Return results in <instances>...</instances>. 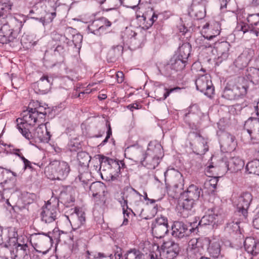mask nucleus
<instances>
[{
	"label": "nucleus",
	"instance_id": "17",
	"mask_svg": "<svg viewBox=\"0 0 259 259\" xmlns=\"http://www.w3.org/2000/svg\"><path fill=\"white\" fill-rule=\"evenodd\" d=\"M53 78L47 75H44L39 80L36 82L35 86V92L40 94H45L50 90Z\"/></svg>",
	"mask_w": 259,
	"mask_h": 259
},
{
	"label": "nucleus",
	"instance_id": "21",
	"mask_svg": "<svg viewBox=\"0 0 259 259\" xmlns=\"http://www.w3.org/2000/svg\"><path fill=\"white\" fill-rule=\"evenodd\" d=\"M174 237L182 239L188 236V226L182 222L176 221L171 227Z\"/></svg>",
	"mask_w": 259,
	"mask_h": 259
},
{
	"label": "nucleus",
	"instance_id": "40",
	"mask_svg": "<svg viewBox=\"0 0 259 259\" xmlns=\"http://www.w3.org/2000/svg\"><path fill=\"white\" fill-rule=\"evenodd\" d=\"M234 137L228 133H224L221 136V141L224 146L230 147L234 141Z\"/></svg>",
	"mask_w": 259,
	"mask_h": 259
},
{
	"label": "nucleus",
	"instance_id": "31",
	"mask_svg": "<svg viewBox=\"0 0 259 259\" xmlns=\"http://www.w3.org/2000/svg\"><path fill=\"white\" fill-rule=\"evenodd\" d=\"M169 61L173 69L176 70V72L183 70L187 63L185 60H183L175 55L170 59Z\"/></svg>",
	"mask_w": 259,
	"mask_h": 259
},
{
	"label": "nucleus",
	"instance_id": "62",
	"mask_svg": "<svg viewBox=\"0 0 259 259\" xmlns=\"http://www.w3.org/2000/svg\"><path fill=\"white\" fill-rule=\"evenodd\" d=\"M252 223L254 228L259 230V211L255 215V218L253 219Z\"/></svg>",
	"mask_w": 259,
	"mask_h": 259
},
{
	"label": "nucleus",
	"instance_id": "23",
	"mask_svg": "<svg viewBox=\"0 0 259 259\" xmlns=\"http://www.w3.org/2000/svg\"><path fill=\"white\" fill-rule=\"evenodd\" d=\"M145 154L152 155L160 159L163 156L162 147L157 141H151L148 144Z\"/></svg>",
	"mask_w": 259,
	"mask_h": 259
},
{
	"label": "nucleus",
	"instance_id": "26",
	"mask_svg": "<svg viewBox=\"0 0 259 259\" xmlns=\"http://www.w3.org/2000/svg\"><path fill=\"white\" fill-rule=\"evenodd\" d=\"M202 195L203 191L201 188L194 185L189 186L187 191L184 194V197H188L195 202L197 201L199 198Z\"/></svg>",
	"mask_w": 259,
	"mask_h": 259
},
{
	"label": "nucleus",
	"instance_id": "54",
	"mask_svg": "<svg viewBox=\"0 0 259 259\" xmlns=\"http://www.w3.org/2000/svg\"><path fill=\"white\" fill-rule=\"evenodd\" d=\"M65 49L63 46L61 45H57L54 49L51 48L50 51L52 53L53 52L55 56L60 55L63 54Z\"/></svg>",
	"mask_w": 259,
	"mask_h": 259
},
{
	"label": "nucleus",
	"instance_id": "8",
	"mask_svg": "<svg viewBox=\"0 0 259 259\" xmlns=\"http://www.w3.org/2000/svg\"><path fill=\"white\" fill-rule=\"evenodd\" d=\"M245 126L249 128L244 131L248 135L250 141L253 144L259 143V118L250 117L246 121Z\"/></svg>",
	"mask_w": 259,
	"mask_h": 259
},
{
	"label": "nucleus",
	"instance_id": "47",
	"mask_svg": "<svg viewBox=\"0 0 259 259\" xmlns=\"http://www.w3.org/2000/svg\"><path fill=\"white\" fill-rule=\"evenodd\" d=\"M259 13L251 14L247 17V22L251 27H259Z\"/></svg>",
	"mask_w": 259,
	"mask_h": 259
},
{
	"label": "nucleus",
	"instance_id": "37",
	"mask_svg": "<svg viewBox=\"0 0 259 259\" xmlns=\"http://www.w3.org/2000/svg\"><path fill=\"white\" fill-rule=\"evenodd\" d=\"M162 246L165 248L166 249L168 250V251H172V253L176 255H177L179 253L180 248L179 244L172 240L164 242Z\"/></svg>",
	"mask_w": 259,
	"mask_h": 259
},
{
	"label": "nucleus",
	"instance_id": "14",
	"mask_svg": "<svg viewBox=\"0 0 259 259\" xmlns=\"http://www.w3.org/2000/svg\"><path fill=\"white\" fill-rule=\"evenodd\" d=\"M16 241L15 245H12L9 248H13L11 251V254H14L13 259H28V246L27 244H20Z\"/></svg>",
	"mask_w": 259,
	"mask_h": 259
},
{
	"label": "nucleus",
	"instance_id": "22",
	"mask_svg": "<svg viewBox=\"0 0 259 259\" xmlns=\"http://www.w3.org/2000/svg\"><path fill=\"white\" fill-rule=\"evenodd\" d=\"M232 86L236 100L246 95L248 87L247 81L244 78L239 77L238 82Z\"/></svg>",
	"mask_w": 259,
	"mask_h": 259
},
{
	"label": "nucleus",
	"instance_id": "43",
	"mask_svg": "<svg viewBox=\"0 0 259 259\" xmlns=\"http://www.w3.org/2000/svg\"><path fill=\"white\" fill-rule=\"evenodd\" d=\"M160 259H173L177 255L172 253V251H168L165 248L161 246V250L158 251Z\"/></svg>",
	"mask_w": 259,
	"mask_h": 259
},
{
	"label": "nucleus",
	"instance_id": "45",
	"mask_svg": "<svg viewBox=\"0 0 259 259\" xmlns=\"http://www.w3.org/2000/svg\"><path fill=\"white\" fill-rule=\"evenodd\" d=\"M141 17L143 18L144 23H146L144 27L146 29H148L152 26L154 22L157 20L158 16L154 13L150 18H147L146 15H143Z\"/></svg>",
	"mask_w": 259,
	"mask_h": 259
},
{
	"label": "nucleus",
	"instance_id": "12",
	"mask_svg": "<svg viewBox=\"0 0 259 259\" xmlns=\"http://www.w3.org/2000/svg\"><path fill=\"white\" fill-rule=\"evenodd\" d=\"M48 124V122L45 124H40L31 134L32 137L29 141L34 139L41 142H48L50 140L51 135L47 128Z\"/></svg>",
	"mask_w": 259,
	"mask_h": 259
},
{
	"label": "nucleus",
	"instance_id": "1",
	"mask_svg": "<svg viewBox=\"0 0 259 259\" xmlns=\"http://www.w3.org/2000/svg\"><path fill=\"white\" fill-rule=\"evenodd\" d=\"M22 116V118L17 119V128L26 139L30 140L32 135L27 127L28 125H34L39 118L37 113L33 111V108L31 107H28L26 110L23 111Z\"/></svg>",
	"mask_w": 259,
	"mask_h": 259
},
{
	"label": "nucleus",
	"instance_id": "5",
	"mask_svg": "<svg viewBox=\"0 0 259 259\" xmlns=\"http://www.w3.org/2000/svg\"><path fill=\"white\" fill-rule=\"evenodd\" d=\"M48 169H51L56 179L59 180H64L70 171L68 163L64 161L54 160L51 162Z\"/></svg>",
	"mask_w": 259,
	"mask_h": 259
},
{
	"label": "nucleus",
	"instance_id": "36",
	"mask_svg": "<svg viewBox=\"0 0 259 259\" xmlns=\"http://www.w3.org/2000/svg\"><path fill=\"white\" fill-rule=\"evenodd\" d=\"M77 158L80 165L85 166L88 165L91 157L87 152L80 151L78 152Z\"/></svg>",
	"mask_w": 259,
	"mask_h": 259
},
{
	"label": "nucleus",
	"instance_id": "18",
	"mask_svg": "<svg viewBox=\"0 0 259 259\" xmlns=\"http://www.w3.org/2000/svg\"><path fill=\"white\" fill-rule=\"evenodd\" d=\"M195 202L188 197H185L183 201L179 203V213L180 215L187 218L193 214L194 210L193 208Z\"/></svg>",
	"mask_w": 259,
	"mask_h": 259
},
{
	"label": "nucleus",
	"instance_id": "58",
	"mask_svg": "<svg viewBox=\"0 0 259 259\" xmlns=\"http://www.w3.org/2000/svg\"><path fill=\"white\" fill-rule=\"evenodd\" d=\"M108 129L107 131V135L105 139L102 142V143L99 145V146H102L104 145L108 141V139L110 138L111 136L112 135V130L110 124L107 125Z\"/></svg>",
	"mask_w": 259,
	"mask_h": 259
},
{
	"label": "nucleus",
	"instance_id": "46",
	"mask_svg": "<svg viewBox=\"0 0 259 259\" xmlns=\"http://www.w3.org/2000/svg\"><path fill=\"white\" fill-rule=\"evenodd\" d=\"M208 249L209 252L212 253L214 256H218L221 252V246L219 242L215 241L210 243Z\"/></svg>",
	"mask_w": 259,
	"mask_h": 259
},
{
	"label": "nucleus",
	"instance_id": "11",
	"mask_svg": "<svg viewBox=\"0 0 259 259\" xmlns=\"http://www.w3.org/2000/svg\"><path fill=\"white\" fill-rule=\"evenodd\" d=\"M206 3V0H193L189 15L198 20L203 18L205 15Z\"/></svg>",
	"mask_w": 259,
	"mask_h": 259
},
{
	"label": "nucleus",
	"instance_id": "2",
	"mask_svg": "<svg viewBox=\"0 0 259 259\" xmlns=\"http://www.w3.org/2000/svg\"><path fill=\"white\" fill-rule=\"evenodd\" d=\"M128 149L132 153L133 159L135 161L140 163L141 165L148 169H155L160 162V158L145 154V151L141 147L133 146Z\"/></svg>",
	"mask_w": 259,
	"mask_h": 259
},
{
	"label": "nucleus",
	"instance_id": "34",
	"mask_svg": "<svg viewBox=\"0 0 259 259\" xmlns=\"http://www.w3.org/2000/svg\"><path fill=\"white\" fill-rule=\"evenodd\" d=\"M36 107L33 108V111L37 113V116L40 119L45 118L46 115L50 112V110L47 107L40 105L38 102L36 103Z\"/></svg>",
	"mask_w": 259,
	"mask_h": 259
},
{
	"label": "nucleus",
	"instance_id": "63",
	"mask_svg": "<svg viewBox=\"0 0 259 259\" xmlns=\"http://www.w3.org/2000/svg\"><path fill=\"white\" fill-rule=\"evenodd\" d=\"M127 108L130 109V110H131L132 111H133V109H140L141 108V106H140L138 103H133V104H130L128 105L127 106Z\"/></svg>",
	"mask_w": 259,
	"mask_h": 259
},
{
	"label": "nucleus",
	"instance_id": "48",
	"mask_svg": "<svg viewBox=\"0 0 259 259\" xmlns=\"http://www.w3.org/2000/svg\"><path fill=\"white\" fill-rule=\"evenodd\" d=\"M235 66L239 69H242L245 67L247 64V60L245 56L241 55L239 56L234 62Z\"/></svg>",
	"mask_w": 259,
	"mask_h": 259
},
{
	"label": "nucleus",
	"instance_id": "27",
	"mask_svg": "<svg viewBox=\"0 0 259 259\" xmlns=\"http://www.w3.org/2000/svg\"><path fill=\"white\" fill-rule=\"evenodd\" d=\"M230 45L227 41H222L217 44L216 48L221 61L226 60L229 56Z\"/></svg>",
	"mask_w": 259,
	"mask_h": 259
},
{
	"label": "nucleus",
	"instance_id": "44",
	"mask_svg": "<svg viewBox=\"0 0 259 259\" xmlns=\"http://www.w3.org/2000/svg\"><path fill=\"white\" fill-rule=\"evenodd\" d=\"M181 90V88L179 87H176L171 89H167L166 87H164L163 89V94L161 97H159L158 95H156V98L157 100L158 101H163L167 97L169 96L170 93L177 92Z\"/></svg>",
	"mask_w": 259,
	"mask_h": 259
},
{
	"label": "nucleus",
	"instance_id": "3",
	"mask_svg": "<svg viewBox=\"0 0 259 259\" xmlns=\"http://www.w3.org/2000/svg\"><path fill=\"white\" fill-rule=\"evenodd\" d=\"M59 214V211L57 206L52 205L50 201H48L40 209V218L42 222L51 224L55 222Z\"/></svg>",
	"mask_w": 259,
	"mask_h": 259
},
{
	"label": "nucleus",
	"instance_id": "52",
	"mask_svg": "<svg viewBox=\"0 0 259 259\" xmlns=\"http://www.w3.org/2000/svg\"><path fill=\"white\" fill-rule=\"evenodd\" d=\"M80 148V143L75 140H71L68 144V149L71 152H76Z\"/></svg>",
	"mask_w": 259,
	"mask_h": 259
},
{
	"label": "nucleus",
	"instance_id": "49",
	"mask_svg": "<svg viewBox=\"0 0 259 259\" xmlns=\"http://www.w3.org/2000/svg\"><path fill=\"white\" fill-rule=\"evenodd\" d=\"M172 68L170 61H169V62L166 65H164L159 71L161 72V74L169 76L176 72Z\"/></svg>",
	"mask_w": 259,
	"mask_h": 259
},
{
	"label": "nucleus",
	"instance_id": "10",
	"mask_svg": "<svg viewBox=\"0 0 259 259\" xmlns=\"http://www.w3.org/2000/svg\"><path fill=\"white\" fill-rule=\"evenodd\" d=\"M165 181L169 182L170 184L176 188H182L184 186V179L182 174L178 170L171 168L167 169L164 173Z\"/></svg>",
	"mask_w": 259,
	"mask_h": 259
},
{
	"label": "nucleus",
	"instance_id": "50",
	"mask_svg": "<svg viewBox=\"0 0 259 259\" xmlns=\"http://www.w3.org/2000/svg\"><path fill=\"white\" fill-rule=\"evenodd\" d=\"M0 186L2 187L4 191L14 188L15 187L14 179L12 180L10 179L9 180H5L3 182H1Z\"/></svg>",
	"mask_w": 259,
	"mask_h": 259
},
{
	"label": "nucleus",
	"instance_id": "60",
	"mask_svg": "<svg viewBox=\"0 0 259 259\" xmlns=\"http://www.w3.org/2000/svg\"><path fill=\"white\" fill-rule=\"evenodd\" d=\"M122 211L124 218H129L131 213H133L134 215H136L137 213L136 211H133L131 208H128V209L122 210Z\"/></svg>",
	"mask_w": 259,
	"mask_h": 259
},
{
	"label": "nucleus",
	"instance_id": "55",
	"mask_svg": "<svg viewBox=\"0 0 259 259\" xmlns=\"http://www.w3.org/2000/svg\"><path fill=\"white\" fill-rule=\"evenodd\" d=\"M219 177H211L207 182L206 184L211 187L213 189H215L219 181Z\"/></svg>",
	"mask_w": 259,
	"mask_h": 259
},
{
	"label": "nucleus",
	"instance_id": "4",
	"mask_svg": "<svg viewBox=\"0 0 259 259\" xmlns=\"http://www.w3.org/2000/svg\"><path fill=\"white\" fill-rule=\"evenodd\" d=\"M99 161L100 163V169L102 166L108 165V168L112 170L113 175L111 176V179L112 181L116 179V178L121 172V169L124 168L125 164L122 160H117L109 157H106L104 155H99Z\"/></svg>",
	"mask_w": 259,
	"mask_h": 259
},
{
	"label": "nucleus",
	"instance_id": "20",
	"mask_svg": "<svg viewBox=\"0 0 259 259\" xmlns=\"http://www.w3.org/2000/svg\"><path fill=\"white\" fill-rule=\"evenodd\" d=\"M3 228L0 226V245H3L4 247L8 248L12 245H15L17 241V232L14 230L8 231V235L5 238L3 237Z\"/></svg>",
	"mask_w": 259,
	"mask_h": 259
},
{
	"label": "nucleus",
	"instance_id": "51",
	"mask_svg": "<svg viewBox=\"0 0 259 259\" xmlns=\"http://www.w3.org/2000/svg\"><path fill=\"white\" fill-rule=\"evenodd\" d=\"M97 21L102 33L106 30L107 27L110 26L111 25V22L105 17H101L97 19Z\"/></svg>",
	"mask_w": 259,
	"mask_h": 259
},
{
	"label": "nucleus",
	"instance_id": "9",
	"mask_svg": "<svg viewBox=\"0 0 259 259\" xmlns=\"http://www.w3.org/2000/svg\"><path fill=\"white\" fill-rule=\"evenodd\" d=\"M252 200V196L250 193H242L237 199L235 204L236 205V212L239 215L241 214L245 218L247 216V209Z\"/></svg>",
	"mask_w": 259,
	"mask_h": 259
},
{
	"label": "nucleus",
	"instance_id": "64",
	"mask_svg": "<svg viewBox=\"0 0 259 259\" xmlns=\"http://www.w3.org/2000/svg\"><path fill=\"white\" fill-rule=\"evenodd\" d=\"M117 80L118 82L123 81V74L122 72L118 71L116 74Z\"/></svg>",
	"mask_w": 259,
	"mask_h": 259
},
{
	"label": "nucleus",
	"instance_id": "56",
	"mask_svg": "<svg viewBox=\"0 0 259 259\" xmlns=\"http://www.w3.org/2000/svg\"><path fill=\"white\" fill-rule=\"evenodd\" d=\"M90 174L88 172H83L78 176V179L80 182H82L83 184H87L89 181L88 177Z\"/></svg>",
	"mask_w": 259,
	"mask_h": 259
},
{
	"label": "nucleus",
	"instance_id": "41",
	"mask_svg": "<svg viewBox=\"0 0 259 259\" xmlns=\"http://www.w3.org/2000/svg\"><path fill=\"white\" fill-rule=\"evenodd\" d=\"M99 26L97 20H95L88 26V29L91 33L97 35H100L102 32Z\"/></svg>",
	"mask_w": 259,
	"mask_h": 259
},
{
	"label": "nucleus",
	"instance_id": "6",
	"mask_svg": "<svg viewBox=\"0 0 259 259\" xmlns=\"http://www.w3.org/2000/svg\"><path fill=\"white\" fill-rule=\"evenodd\" d=\"M195 84L198 90L208 97H211L214 94V87L209 74H205L199 76L195 80Z\"/></svg>",
	"mask_w": 259,
	"mask_h": 259
},
{
	"label": "nucleus",
	"instance_id": "28",
	"mask_svg": "<svg viewBox=\"0 0 259 259\" xmlns=\"http://www.w3.org/2000/svg\"><path fill=\"white\" fill-rule=\"evenodd\" d=\"M220 33L219 30L215 31V33H213L212 35H206V36L201 35L196 40V42L199 44V47H205V48H211L214 43H208V40H211L217 36H218Z\"/></svg>",
	"mask_w": 259,
	"mask_h": 259
},
{
	"label": "nucleus",
	"instance_id": "19",
	"mask_svg": "<svg viewBox=\"0 0 259 259\" xmlns=\"http://www.w3.org/2000/svg\"><path fill=\"white\" fill-rule=\"evenodd\" d=\"M67 218L71 225L76 228L83 225L85 221L84 212L78 208H75L73 212Z\"/></svg>",
	"mask_w": 259,
	"mask_h": 259
},
{
	"label": "nucleus",
	"instance_id": "61",
	"mask_svg": "<svg viewBox=\"0 0 259 259\" xmlns=\"http://www.w3.org/2000/svg\"><path fill=\"white\" fill-rule=\"evenodd\" d=\"M51 233V232H49L48 233H38L37 235L39 236L41 235L44 236L46 239V241H47L48 243H52L53 239V236H50Z\"/></svg>",
	"mask_w": 259,
	"mask_h": 259
},
{
	"label": "nucleus",
	"instance_id": "16",
	"mask_svg": "<svg viewBox=\"0 0 259 259\" xmlns=\"http://www.w3.org/2000/svg\"><path fill=\"white\" fill-rule=\"evenodd\" d=\"M221 215L218 213L217 208L214 207L208 209L207 214L204 215L200 220L198 226H204L215 224L219 222Z\"/></svg>",
	"mask_w": 259,
	"mask_h": 259
},
{
	"label": "nucleus",
	"instance_id": "29",
	"mask_svg": "<svg viewBox=\"0 0 259 259\" xmlns=\"http://www.w3.org/2000/svg\"><path fill=\"white\" fill-rule=\"evenodd\" d=\"M196 141L198 142V152L199 155L204 154L208 150L207 140L198 133H194Z\"/></svg>",
	"mask_w": 259,
	"mask_h": 259
},
{
	"label": "nucleus",
	"instance_id": "42",
	"mask_svg": "<svg viewBox=\"0 0 259 259\" xmlns=\"http://www.w3.org/2000/svg\"><path fill=\"white\" fill-rule=\"evenodd\" d=\"M60 198L61 202L63 203L67 207L71 206L75 201L74 197L66 193H62Z\"/></svg>",
	"mask_w": 259,
	"mask_h": 259
},
{
	"label": "nucleus",
	"instance_id": "13",
	"mask_svg": "<svg viewBox=\"0 0 259 259\" xmlns=\"http://www.w3.org/2000/svg\"><path fill=\"white\" fill-rule=\"evenodd\" d=\"M142 197V195L134 188H132L128 194L129 203L137 213L141 214L143 210Z\"/></svg>",
	"mask_w": 259,
	"mask_h": 259
},
{
	"label": "nucleus",
	"instance_id": "15",
	"mask_svg": "<svg viewBox=\"0 0 259 259\" xmlns=\"http://www.w3.org/2000/svg\"><path fill=\"white\" fill-rule=\"evenodd\" d=\"M117 250L114 254L115 259H144V254L136 248L131 249L122 255L121 248L117 247Z\"/></svg>",
	"mask_w": 259,
	"mask_h": 259
},
{
	"label": "nucleus",
	"instance_id": "53",
	"mask_svg": "<svg viewBox=\"0 0 259 259\" xmlns=\"http://www.w3.org/2000/svg\"><path fill=\"white\" fill-rule=\"evenodd\" d=\"M118 202L120 204L122 210H124L126 209H128V206L127 205L128 201V195H126L125 197L122 196L121 198H119L118 200Z\"/></svg>",
	"mask_w": 259,
	"mask_h": 259
},
{
	"label": "nucleus",
	"instance_id": "35",
	"mask_svg": "<svg viewBox=\"0 0 259 259\" xmlns=\"http://www.w3.org/2000/svg\"><path fill=\"white\" fill-rule=\"evenodd\" d=\"M246 169L249 174H253L259 176V160L255 159L248 162Z\"/></svg>",
	"mask_w": 259,
	"mask_h": 259
},
{
	"label": "nucleus",
	"instance_id": "57",
	"mask_svg": "<svg viewBox=\"0 0 259 259\" xmlns=\"http://www.w3.org/2000/svg\"><path fill=\"white\" fill-rule=\"evenodd\" d=\"M82 40V36L80 34H76L73 36L72 41L75 47L80 46Z\"/></svg>",
	"mask_w": 259,
	"mask_h": 259
},
{
	"label": "nucleus",
	"instance_id": "7",
	"mask_svg": "<svg viewBox=\"0 0 259 259\" xmlns=\"http://www.w3.org/2000/svg\"><path fill=\"white\" fill-rule=\"evenodd\" d=\"M153 235L157 238H161L168 232L167 219L163 216L156 218L152 224Z\"/></svg>",
	"mask_w": 259,
	"mask_h": 259
},
{
	"label": "nucleus",
	"instance_id": "38",
	"mask_svg": "<svg viewBox=\"0 0 259 259\" xmlns=\"http://www.w3.org/2000/svg\"><path fill=\"white\" fill-rule=\"evenodd\" d=\"M239 223L238 222H231L228 223L225 228L226 232L230 234H237L240 233V227L239 226Z\"/></svg>",
	"mask_w": 259,
	"mask_h": 259
},
{
	"label": "nucleus",
	"instance_id": "33",
	"mask_svg": "<svg viewBox=\"0 0 259 259\" xmlns=\"http://www.w3.org/2000/svg\"><path fill=\"white\" fill-rule=\"evenodd\" d=\"M246 76L247 79L253 84L259 83V69L255 68H250L247 70Z\"/></svg>",
	"mask_w": 259,
	"mask_h": 259
},
{
	"label": "nucleus",
	"instance_id": "30",
	"mask_svg": "<svg viewBox=\"0 0 259 259\" xmlns=\"http://www.w3.org/2000/svg\"><path fill=\"white\" fill-rule=\"evenodd\" d=\"M236 29L239 31H242L244 34L249 32L255 34L256 36H257L259 33V27H251L249 24L242 22L238 23Z\"/></svg>",
	"mask_w": 259,
	"mask_h": 259
},
{
	"label": "nucleus",
	"instance_id": "25",
	"mask_svg": "<svg viewBox=\"0 0 259 259\" xmlns=\"http://www.w3.org/2000/svg\"><path fill=\"white\" fill-rule=\"evenodd\" d=\"M228 170L232 172H237L241 170L244 166V161L238 157H232L225 163Z\"/></svg>",
	"mask_w": 259,
	"mask_h": 259
},
{
	"label": "nucleus",
	"instance_id": "59",
	"mask_svg": "<svg viewBox=\"0 0 259 259\" xmlns=\"http://www.w3.org/2000/svg\"><path fill=\"white\" fill-rule=\"evenodd\" d=\"M110 2L114 4L113 6L110 8L106 9V11L108 10H115L116 7L120 6L122 5V0H110Z\"/></svg>",
	"mask_w": 259,
	"mask_h": 259
},
{
	"label": "nucleus",
	"instance_id": "32",
	"mask_svg": "<svg viewBox=\"0 0 259 259\" xmlns=\"http://www.w3.org/2000/svg\"><path fill=\"white\" fill-rule=\"evenodd\" d=\"M191 50V46L189 43H184L179 48V54L176 55L183 60H185L187 62L188 58L190 54Z\"/></svg>",
	"mask_w": 259,
	"mask_h": 259
},
{
	"label": "nucleus",
	"instance_id": "39",
	"mask_svg": "<svg viewBox=\"0 0 259 259\" xmlns=\"http://www.w3.org/2000/svg\"><path fill=\"white\" fill-rule=\"evenodd\" d=\"M223 97L230 100H236L235 96V92L232 84H228L227 85L224 90Z\"/></svg>",
	"mask_w": 259,
	"mask_h": 259
},
{
	"label": "nucleus",
	"instance_id": "24",
	"mask_svg": "<svg viewBox=\"0 0 259 259\" xmlns=\"http://www.w3.org/2000/svg\"><path fill=\"white\" fill-rule=\"evenodd\" d=\"M245 250L252 255L259 254V241L252 237H247L244 241Z\"/></svg>",
	"mask_w": 259,
	"mask_h": 259
}]
</instances>
